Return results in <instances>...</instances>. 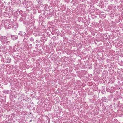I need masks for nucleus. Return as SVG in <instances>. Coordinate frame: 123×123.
I'll list each match as a JSON object with an SVG mask.
<instances>
[{"label":"nucleus","mask_w":123,"mask_h":123,"mask_svg":"<svg viewBox=\"0 0 123 123\" xmlns=\"http://www.w3.org/2000/svg\"><path fill=\"white\" fill-rule=\"evenodd\" d=\"M49 53H51V54H54V50L53 49H51L50 50V52Z\"/></svg>","instance_id":"7ed1b4c3"},{"label":"nucleus","mask_w":123,"mask_h":123,"mask_svg":"<svg viewBox=\"0 0 123 123\" xmlns=\"http://www.w3.org/2000/svg\"><path fill=\"white\" fill-rule=\"evenodd\" d=\"M1 37L0 36V38H1Z\"/></svg>","instance_id":"dca6fc26"},{"label":"nucleus","mask_w":123,"mask_h":123,"mask_svg":"<svg viewBox=\"0 0 123 123\" xmlns=\"http://www.w3.org/2000/svg\"><path fill=\"white\" fill-rule=\"evenodd\" d=\"M50 45L52 47H55V45L54 44V43H51L50 44Z\"/></svg>","instance_id":"20e7f679"},{"label":"nucleus","mask_w":123,"mask_h":123,"mask_svg":"<svg viewBox=\"0 0 123 123\" xmlns=\"http://www.w3.org/2000/svg\"><path fill=\"white\" fill-rule=\"evenodd\" d=\"M18 38L17 36L16 35H12L11 36V39L13 40L16 39Z\"/></svg>","instance_id":"f03ea898"},{"label":"nucleus","mask_w":123,"mask_h":123,"mask_svg":"<svg viewBox=\"0 0 123 123\" xmlns=\"http://www.w3.org/2000/svg\"><path fill=\"white\" fill-rule=\"evenodd\" d=\"M36 47H35V48L36 49H38V48L39 47H40V46L38 44H36Z\"/></svg>","instance_id":"423d86ee"},{"label":"nucleus","mask_w":123,"mask_h":123,"mask_svg":"<svg viewBox=\"0 0 123 123\" xmlns=\"http://www.w3.org/2000/svg\"><path fill=\"white\" fill-rule=\"evenodd\" d=\"M20 35L21 36H23V34H20Z\"/></svg>","instance_id":"4468645a"},{"label":"nucleus","mask_w":123,"mask_h":123,"mask_svg":"<svg viewBox=\"0 0 123 123\" xmlns=\"http://www.w3.org/2000/svg\"><path fill=\"white\" fill-rule=\"evenodd\" d=\"M11 53H13V52H12H12H11Z\"/></svg>","instance_id":"f3484780"},{"label":"nucleus","mask_w":123,"mask_h":123,"mask_svg":"<svg viewBox=\"0 0 123 123\" xmlns=\"http://www.w3.org/2000/svg\"><path fill=\"white\" fill-rule=\"evenodd\" d=\"M30 40L31 41L33 42L34 41V39L33 37H31L30 38Z\"/></svg>","instance_id":"6e6552de"},{"label":"nucleus","mask_w":123,"mask_h":123,"mask_svg":"<svg viewBox=\"0 0 123 123\" xmlns=\"http://www.w3.org/2000/svg\"><path fill=\"white\" fill-rule=\"evenodd\" d=\"M91 17L92 18H96V17L94 15H92L91 16Z\"/></svg>","instance_id":"0eeeda50"},{"label":"nucleus","mask_w":123,"mask_h":123,"mask_svg":"<svg viewBox=\"0 0 123 123\" xmlns=\"http://www.w3.org/2000/svg\"><path fill=\"white\" fill-rule=\"evenodd\" d=\"M19 13L20 14H22L23 13V11L22 10L20 11Z\"/></svg>","instance_id":"9d476101"},{"label":"nucleus","mask_w":123,"mask_h":123,"mask_svg":"<svg viewBox=\"0 0 123 123\" xmlns=\"http://www.w3.org/2000/svg\"><path fill=\"white\" fill-rule=\"evenodd\" d=\"M42 17V16H41V15H40L39 16V19H40V18ZM39 20H40V19H39Z\"/></svg>","instance_id":"9b49d317"},{"label":"nucleus","mask_w":123,"mask_h":123,"mask_svg":"<svg viewBox=\"0 0 123 123\" xmlns=\"http://www.w3.org/2000/svg\"><path fill=\"white\" fill-rule=\"evenodd\" d=\"M106 90L107 91H109L110 90L108 88H106Z\"/></svg>","instance_id":"f8f14e48"},{"label":"nucleus","mask_w":123,"mask_h":123,"mask_svg":"<svg viewBox=\"0 0 123 123\" xmlns=\"http://www.w3.org/2000/svg\"><path fill=\"white\" fill-rule=\"evenodd\" d=\"M9 47L10 48H11V46H9Z\"/></svg>","instance_id":"2eb2a0df"},{"label":"nucleus","mask_w":123,"mask_h":123,"mask_svg":"<svg viewBox=\"0 0 123 123\" xmlns=\"http://www.w3.org/2000/svg\"><path fill=\"white\" fill-rule=\"evenodd\" d=\"M4 50H0V54H2V53L4 54L5 53H6V52H4Z\"/></svg>","instance_id":"39448f33"},{"label":"nucleus","mask_w":123,"mask_h":123,"mask_svg":"<svg viewBox=\"0 0 123 123\" xmlns=\"http://www.w3.org/2000/svg\"><path fill=\"white\" fill-rule=\"evenodd\" d=\"M29 48H32V44H29Z\"/></svg>","instance_id":"1a4fd4ad"},{"label":"nucleus","mask_w":123,"mask_h":123,"mask_svg":"<svg viewBox=\"0 0 123 123\" xmlns=\"http://www.w3.org/2000/svg\"><path fill=\"white\" fill-rule=\"evenodd\" d=\"M0 41L4 46V48L8 46L9 43H11L10 41H8L7 37L6 36H2L1 37Z\"/></svg>","instance_id":"f257e3e1"},{"label":"nucleus","mask_w":123,"mask_h":123,"mask_svg":"<svg viewBox=\"0 0 123 123\" xmlns=\"http://www.w3.org/2000/svg\"><path fill=\"white\" fill-rule=\"evenodd\" d=\"M11 62V60L10 59H9V61L8 62Z\"/></svg>","instance_id":"ddd939ff"}]
</instances>
